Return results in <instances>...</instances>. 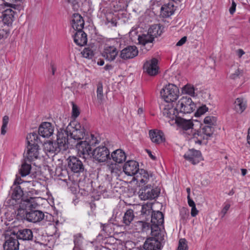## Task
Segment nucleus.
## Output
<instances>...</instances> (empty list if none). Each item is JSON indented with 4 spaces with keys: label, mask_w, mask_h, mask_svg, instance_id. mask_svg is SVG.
<instances>
[{
    "label": "nucleus",
    "mask_w": 250,
    "mask_h": 250,
    "mask_svg": "<svg viewBox=\"0 0 250 250\" xmlns=\"http://www.w3.org/2000/svg\"><path fill=\"white\" fill-rule=\"evenodd\" d=\"M32 200L25 202L21 206L22 208L15 212L17 219L19 220H26L34 223L40 222L44 218V213L39 210H33L35 208Z\"/></svg>",
    "instance_id": "f257e3e1"
},
{
    "label": "nucleus",
    "mask_w": 250,
    "mask_h": 250,
    "mask_svg": "<svg viewBox=\"0 0 250 250\" xmlns=\"http://www.w3.org/2000/svg\"><path fill=\"white\" fill-rule=\"evenodd\" d=\"M216 117L214 116H207L204 118V125L202 124L198 129V133L194 134L197 138L196 141L198 142L199 144L207 143L208 140L214 132V126L216 125Z\"/></svg>",
    "instance_id": "f03ea898"
},
{
    "label": "nucleus",
    "mask_w": 250,
    "mask_h": 250,
    "mask_svg": "<svg viewBox=\"0 0 250 250\" xmlns=\"http://www.w3.org/2000/svg\"><path fill=\"white\" fill-rule=\"evenodd\" d=\"M11 197L8 199L6 202V206L13 208L17 212L18 209L22 208V205L25 202H29L33 199L22 200L21 197L23 195V191L19 185L14 184L11 188L10 191Z\"/></svg>",
    "instance_id": "7ed1b4c3"
},
{
    "label": "nucleus",
    "mask_w": 250,
    "mask_h": 250,
    "mask_svg": "<svg viewBox=\"0 0 250 250\" xmlns=\"http://www.w3.org/2000/svg\"><path fill=\"white\" fill-rule=\"evenodd\" d=\"M56 142L49 141L43 145L44 149L49 152L57 153L61 151H65L68 148L66 137V134L65 131L60 129L57 135Z\"/></svg>",
    "instance_id": "20e7f679"
},
{
    "label": "nucleus",
    "mask_w": 250,
    "mask_h": 250,
    "mask_svg": "<svg viewBox=\"0 0 250 250\" xmlns=\"http://www.w3.org/2000/svg\"><path fill=\"white\" fill-rule=\"evenodd\" d=\"M177 125L183 130V133L187 135L188 139L192 140V141L198 144V142L196 141L197 138L194 135V134L198 133V130H193V122L191 120H186L184 118L179 117L174 122Z\"/></svg>",
    "instance_id": "39448f33"
},
{
    "label": "nucleus",
    "mask_w": 250,
    "mask_h": 250,
    "mask_svg": "<svg viewBox=\"0 0 250 250\" xmlns=\"http://www.w3.org/2000/svg\"><path fill=\"white\" fill-rule=\"evenodd\" d=\"M66 134L67 144L68 143V137L75 140H79L83 138L85 132L84 128L80 123L76 122L70 123L67 126L66 129H62Z\"/></svg>",
    "instance_id": "423d86ee"
},
{
    "label": "nucleus",
    "mask_w": 250,
    "mask_h": 250,
    "mask_svg": "<svg viewBox=\"0 0 250 250\" xmlns=\"http://www.w3.org/2000/svg\"><path fill=\"white\" fill-rule=\"evenodd\" d=\"M196 108V105L192 99L188 96L182 97L176 103L175 109L177 112L184 114L192 112Z\"/></svg>",
    "instance_id": "0eeeda50"
},
{
    "label": "nucleus",
    "mask_w": 250,
    "mask_h": 250,
    "mask_svg": "<svg viewBox=\"0 0 250 250\" xmlns=\"http://www.w3.org/2000/svg\"><path fill=\"white\" fill-rule=\"evenodd\" d=\"M178 87L173 84L166 85L160 91L162 98L167 103L173 102L179 97Z\"/></svg>",
    "instance_id": "6e6552de"
},
{
    "label": "nucleus",
    "mask_w": 250,
    "mask_h": 250,
    "mask_svg": "<svg viewBox=\"0 0 250 250\" xmlns=\"http://www.w3.org/2000/svg\"><path fill=\"white\" fill-rule=\"evenodd\" d=\"M92 156L96 161L104 162L110 158V152L106 146H100L93 150Z\"/></svg>",
    "instance_id": "1a4fd4ad"
},
{
    "label": "nucleus",
    "mask_w": 250,
    "mask_h": 250,
    "mask_svg": "<svg viewBox=\"0 0 250 250\" xmlns=\"http://www.w3.org/2000/svg\"><path fill=\"white\" fill-rule=\"evenodd\" d=\"M159 191L157 188H152L151 185L142 188L139 190V197L142 200L153 199L158 196Z\"/></svg>",
    "instance_id": "9d476101"
},
{
    "label": "nucleus",
    "mask_w": 250,
    "mask_h": 250,
    "mask_svg": "<svg viewBox=\"0 0 250 250\" xmlns=\"http://www.w3.org/2000/svg\"><path fill=\"white\" fill-rule=\"evenodd\" d=\"M68 168L74 173H81L84 170L82 162L76 157L69 156L67 159Z\"/></svg>",
    "instance_id": "9b49d317"
},
{
    "label": "nucleus",
    "mask_w": 250,
    "mask_h": 250,
    "mask_svg": "<svg viewBox=\"0 0 250 250\" xmlns=\"http://www.w3.org/2000/svg\"><path fill=\"white\" fill-rule=\"evenodd\" d=\"M78 153L81 157L87 158L92 154L91 145L87 141H81L76 145Z\"/></svg>",
    "instance_id": "f8f14e48"
},
{
    "label": "nucleus",
    "mask_w": 250,
    "mask_h": 250,
    "mask_svg": "<svg viewBox=\"0 0 250 250\" xmlns=\"http://www.w3.org/2000/svg\"><path fill=\"white\" fill-rule=\"evenodd\" d=\"M164 222V216L162 212L157 211H154L151 215V230L156 231L159 226L163 225Z\"/></svg>",
    "instance_id": "ddd939ff"
},
{
    "label": "nucleus",
    "mask_w": 250,
    "mask_h": 250,
    "mask_svg": "<svg viewBox=\"0 0 250 250\" xmlns=\"http://www.w3.org/2000/svg\"><path fill=\"white\" fill-rule=\"evenodd\" d=\"M139 170V164L134 160L127 161L123 167L124 172L128 176L136 175Z\"/></svg>",
    "instance_id": "4468645a"
},
{
    "label": "nucleus",
    "mask_w": 250,
    "mask_h": 250,
    "mask_svg": "<svg viewBox=\"0 0 250 250\" xmlns=\"http://www.w3.org/2000/svg\"><path fill=\"white\" fill-rule=\"evenodd\" d=\"M184 157L186 160L191 162L193 165H196L202 160L201 152L194 149H189L184 154Z\"/></svg>",
    "instance_id": "2eb2a0df"
},
{
    "label": "nucleus",
    "mask_w": 250,
    "mask_h": 250,
    "mask_svg": "<svg viewBox=\"0 0 250 250\" xmlns=\"http://www.w3.org/2000/svg\"><path fill=\"white\" fill-rule=\"evenodd\" d=\"M158 60L152 58L147 61L144 64V69L149 75L154 76L158 73Z\"/></svg>",
    "instance_id": "dca6fc26"
},
{
    "label": "nucleus",
    "mask_w": 250,
    "mask_h": 250,
    "mask_svg": "<svg viewBox=\"0 0 250 250\" xmlns=\"http://www.w3.org/2000/svg\"><path fill=\"white\" fill-rule=\"evenodd\" d=\"M54 126L49 122L42 123L39 127L38 134L43 138H48L54 132Z\"/></svg>",
    "instance_id": "f3484780"
},
{
    "label": "nucleus",
    "mask_w": 250,
    "mask_h": 250,
    "mask_svg": "<svg viewBox=\"0 0 250 250\" xmlns=\"http://www.w3.org/2000/svg\"><path fill=\"white\" fill-rule=\"evenodd\" d=\"M138 54V50L135 46H128L121 51L120 57L123 60H127L135 57Z\"/></svg>",
    "instance_id": "a211bd4d"
},
{
    "label": "nucleus",
    "mask_w": 250,
    "mask_h": 250,
    "mask_svg": "<svg viewBox=\"0 0 250 250\" xmlns=\"http://www.w3.org/2000/svg\"><path fill=\"white\" fill-rule=\"evenodd\" d=\"M15 234L6 236V241L3 245L4 250H17L19 249V243Z\"/></svg>",
    "instance_id": "6ab92c4d"
},
{
    "label": "nucleus",
    "mask_w": 250,
    "mask_h": 250,
    "mask_svg": "<svg viewBox=\"0 0 250 250\" xmlns=\"http://www.w3.org/2000/svg\"><path fill=\"white\" fill-rule=\"evenodd\" d=\"M118 51L114 46H106L102 53V56L106 60L111 62L117 57Z\"/></svg>",
    "instance_id": "aec40b11"
},
{
    "label": "nucleus",
    "mask_w": 250,
    "mask_h": 250,
    "mask_svg": "<svg viewBox=\"0 0 250 250\" xmlns=\"http://www.w3.org/2000/svg\"><path fill=\"white\" fill-rule=\"evenodd\" d=\"M71 23L75 30H83L84 25V21L82 16L78 13H74L71 17Z\"/></svg>",
    "instance_id": "412c9836"
},
{
    "label": "nucleus",
    "mask_w": 250,
    "mask_h": 250,
    "mask_svg": "<svg viewBox=\"0 0 250 250\" xmlns=\"http://www.w3.org/2000/svg\"><path fill=\"white\" fill-rule=\"evenodd\" d=\"M179 113V112H177L175 107L171 108H165L163 111V115L166 117V120L170 125L175 124V120L179 118V117L177 116Z\"/></svg>",
    "instance_id": "4be33fe9"
},
{
    "label": "nucleus",
    "mask_w": 250,
    "mask_h": 250,
    "mask_svg": "<svg viewBox=\"0 0 250 250\" xmlns=\"http://www.w3.org/2000/svg\"><path fill=\"white\" fill-rule=\"evenodd\" d=\"M27 153L25 158L29 162L37 159L39 155V146L37 145L27 146Z\"/></svg>",
    "instance_id": "5701e85b"
},
{
    "label": "nucleus",
    "mask_w": 250,
    "mask_h": 250,
    "mask_svg": "<svg viewBox=\"0 0 250 250\" xmlns=\"http://www.w3.org/2000/svg\"><path fill=\"white\" fill-rule=\"evenodd\" d=\"M0 18L4 24L9 25L14 21V11L10 8L6 9L1 12Z\"/></svg>",
    "instance_id": "b1692460"
},
{
    "label": "nucleus",
    "mask_w": 250,
    "mask_h": 250,
    "mask_svg": "<svg viewBox=\"0 0 250 250\" xmlns=\"http://www.w3.org/2000/svg\"><path fill=\"white\" fill-rule=\"evenodd\" d=\"M76 32L74 35V42L79 46H83L87 43V39L86 34L83 30H76Z\"/></svg>",
    "instance_id": "393cba45"
},
{
    "label": "nucleus",
    "mask_w": 250,
    "mask_h": 250,
    "mask_svg": "<svg viewBox=\"0 0 250 250\" xmlns=\"http://www.w3.org/2000/svg\"><path fill=\"white\" fill-rule=\"evenodd\" d=\"M143 247L147 250H160L161 243L155 238H148L146 241Z\"/></svg>",
    "instance_id": "a878e982"
},
{
    "label": "nucleus",
    "mask_w": 250,
    "mask_h": 250,
    "mask_svg": "<svg viewBox=\"0 0 250 250\" xmlns=\"http://www.w3.org/2000/svg\"><path fill=\"white\" fill-rule=\"evenodd\" d=\"M134 178L139 184L145 185L149 180V175L146 171L141 169L136 174Z\"/></svg>",
    "instance_id": "bb28decb"
},
{
    "label": "nucleus",
    "mask_w": 250,
    "mask_h": 250,
    "mask_svg": "<svg viewBox=\"0 0 250 250\" xmlns=\"http://www.w3.org/2000/svg\"><path fill=\"white\" fill-rule=\"evenodd\" d=\"M17 238L22 240H31L33 239V232L30 229H20L17 232Z\"/></svg>",
    "instance_id": "cd10ccee"
},
{
    "label": "nucleus",
    "mask_w": 250,
    "mask_h": 250,
    "mask_svg": "<svg viewBox=\"0 0 250 250\" xmlns=\"http://www.w3.org/2000/svg\"><path fill=\"white\" fill-rule=\"evenodd\" d=\"M111 157L112 160L117 163H122L125 161L126 156L124 151L121 149H118L111 153Z\"/></svg>",
    "instance_id": "c85d7f7f"
},
{
    "label": "nucleus",
    "mask_w": 250,
    "mask_h": 250,
    "mask_svg": "<svg viewBox=\"0 0 250 250\" xmlns=\"http://www.w3.org/2000/svg\"><path fill=\"white\" fill-rule=\"evenodd\" d=\"M149 136L152 142L160 144L165 140L163 133L160 131L150 130Z\"/></svg>",
    "instance_id": "c756f323"
},
{
    "label": "nucleus",
    "mask_w": 250,
    "mask_h": 250,
    "mask_svg": "<svg viewBox=\"0 0 250 250\" xmlns=\"http://www.w3.org/2000/svg\"><path fill=\"white\" fill-rule=\"evenodd\" d=\"M246 108V102L244 99L238 98L234 102V109L238 113H242Z\"/></svg>",
    "instance_id": "7c9ffc66"
},
{
    "label": "nucleus",
    "mask_w": 250,
    "mask_h": 250,
    "mask_svg": "<svg viewBox=\"0 0 250 250\" xmlns=\"http://www.w3.org/2000/svg\"><path fill=\"white\" fill-rule=\"evenodd\" d=\"M163 28L160 24H154L151 26L148 32L154 39L161 35Z\"/></svg>",
    "instance_id": "2f4dec72"
},
{
    "label": "nucleus",
    "mask_w": 250,
    "mask_h": 250,
    "mask_svg": "<svg viewBox=\"0 0 250 250\" xmlns=\"http://www.w3.org/2000/svg\"><path fill=\"white\" fill-rule=\"evenodd\" d=\"M27 161L28 160L25 158L24 159L22 163L21 167L19 169V173L22 177H25L28 175L30 172L31 166L30 164L27 163Z\"/></svg>",
    "instance_id": "473e14b6"
},
{
    "label": "nucleus",
    "mask_w": 250,
    "mask_h": 250,
    "mask_svg": "<svg viewBox=\"0 0 250 250\" xmlns=\"http://www.w3.org/2000/svg\"><path fill=\"white\" fill-rule=\"evenodd\" d=\"M55 175L59 177L60 180L66 181L68 177V171L66 169L63 168L62 167H57L55 171Z\"/></svg>",
    "instance_id": "72a5a7b5"
},
{
    "label": "nucleus",
    "mask_w": 250,
    "mask_h": 250,
    "mask_svg": "<svg viewBox=\"0 0 250 250\" xmlns=\"http://www.w3.org/2000/svg\"><path fill=\"white\" fill-rule=\"evenodd\" d=\"M134 218V211L129 209L126 211L123 218V222L126 226H129Z\"/></svg>",
    "instance_id": "f704fd0d"
},
{
    "label": "nucleus",
    "mask_w": 250,
    "mask_h": 250,
    "mask_svg": "<svg viewBox=\"0 0 250 250\" xmlns=\"http://www.w3.org/2000/svg\"><path fill=\"white\" fill-rule=\"evenodd\" d=\"M138 41L140 44L145 46L148 43H151L154 41V38L147 32V34H143L139 36Z\"/></svg>",
    "instance_id": "c9c22d12"
},
{
    "label": "nucleus",
    "mask_w": 250,
    "mask_h": 250,
    "mask_svg": "<svg viewBox=\"0 0 250 250\" xmlns=\"http://www.w3.org/2000/svg\"><path fill=\"white\" fill-rule=\"evenodd\" d=\"M106 170L110 172L112 176L117 177L119 175L120 169L116 164L111 163L107 165Z\"/></svg>",
    "instance_id": "e433bc0d"
},
{
    "label": "nucleus",
    "mask_w": 250,
    "mask_h": 250,
    "mask_svg": "<svg viewBox=\"0 0 250 250\" xmlns=\"http://www.w3.org/2000/svg\"><path fill=\"white\" fill-rule=\"evenodd\" d=\"M39 139L38 135L35 132L30 133L26 137L28 146L37 145Z\"/></svg>",
    "instance_id": "4c0bfd02"
},
{
    "label": "nucleus",
    "mask_w": 250,
    "mask_h": 250,
    "mask_svg": "<svg viewBox=\"0 0 250 250\" xmlns=\"http://www.w3.org/2000/svg\"><path fill=\"white\" fill-rule=\"evenodd\" d=\"M136 229L139 231H146L151 229V225L148 223L143 221H137L135 223Z\"/></svg>",
    "instance_id": "58836bf2"
},
{
    "label": "nucleus",
    "mask_w": 250,
    "mask_h": 250,
    "mask_svg": "<svg viewBox=\"0 0 250 250\" xmlns=\"http://www.w3.org/2000/svg\"><path fill=\"white\" fill-rule=\"evenodd\" d=\"M182 92L183 94H188L191 96H195V88L191 84H187L182 87Z\"/></svg>",
    "instance_id": "ea45409f"
},
{
    "label": "nucleus",
    "mask_w": 250,
    "mask_h": 250,
    "mask_svg": "<svg viewBox=\"0 0 250 250\" xmlns=\"http://www.w3.org/2000/svg\"><path fill=\"white\" fill-rule=\"evenodd\" d=\"M97 97L99 102L102 103L104 99L103 87L101 83H99L97 84Z\"/></svg>",
    "instance_id": "a19ab883"
},
{
    "label": "nucleus",
    "mask_w": 250,
    "mask_h": 250,
    "mask_svg": "<svg viewBox=\"0 0 250 250\" xmlns=\"http://www.w3.org/2000/svg\"><path fill=\"white\" fill-rule=\"evenodd\" d=\"M161 13L164 17H168L173 14V11L171 10L168 6H163L161 8Z\"/></svg>",
    "instance_id": "79ce46f5"
},
{
    "label": "nucleus",
    "mask_w": 250,
    "mask_h": 250,
    "mask_svg": "<svg viewBox=\"0 0 250 250\" xmlns=\"http://www.w3.org/2000/svg\"><path fill=\"white\" fill-rule=\"evenodd\" d=\"M83 240V237L81 234H77L74 236V243L75 244L74 248H79Z\"/></svg>",
    "instance_id": "37998d69"
},
{
    "label": "nucleus",
    "mask_w": 250,
    "mask_h": 250,
    "mask_svg": "<svg viewBox=\"0 0 250 250\" xmlns=\"http://www.w3.org/2000/svg\"><path fill=\"white\" fill-rule=\"evenodd\" d=\"M83 57L91 59L94 55L93 51L89 48H84L82 52Z\"/></svg>",
    "instance_id": "c03bdc74"
},
{
    "label": "nucleus",
    "mask_w": 250,
    "mask_h": 250,
    "mask_svg": "<svg viewBox=\"0 0 250 250\" xmlns=\"http://www.w3.org/2000/svg\"><path fill=\"white\" fill-rule=\"evenodd\" d=\"M187 249L186 240L185 239H180L177 250H187Z\"/></svg>",
    "instance_id": "a18cd8bd"
},
{
    "label": "nucleus",
    "mask_w": 250,
    "mask_h": 250,
    "mask_svg": "<svg viewBox=\"0 0 250 250\" xmlns=\"http://www.w3.org/2000/svg\"><path fill=\"white\" fill-rule=\"evenodd\" d=\"M208 110V108L205 105L200 107L195 113L196 116H200L204 114Z\"/></svg>",
    "instance_id": "49530a36"
},
{
    "label": "nucleus",
    "mask_w": 250,
    "mask_h": 250,
    "mask_svg": "<svg viewBox=\"0 0 250 250\" xmlns=\"http://www.w3.org/2000/svg\"><path fill=\"white\" fill-rule=\"evenodd\" d=\"M230 206V205L229 204H225L224 207L223 208L222 210L220 213V215H221V218H223L225 216L228 210L229 209Z\"/></svg>",
    "instance_id": "de8ad7c7"
},
{
    "label": "nucleus",
    "mask_w": 250,
    "mask_h": 250,
    "mask_svg": "<svg viewBox=\"0 0 250 250\" xmlns=\"http://www.w3.org/2000/svg\"><path fill=\"white\" fill-rule=\"evenodd\" d=\"M80 114V112L78 106L73 104L72 106V116L74 117H77Z\"/></svg>",
    "instance_id": "09e8293b"
},
{
    "label": "nucleus",
    "mask_w": 250,
    "mask_h": 250,
    "mask_svg": "<svg viewBox=\"0 0 250 250\" xmlns=\"http://www.w3.org/2000/svg\"><path fill=\"white\" fill-rule=\"evenodd\" d=\"M193 33L195 34L198 37L201 36L203 34V30L201 27H197L193 28Z\"/></svg>",
    "instance_id": "8fccbe9b"
},
{
    "label": "nucleus",
    "mask_w": 250,
    "mask_h": 250,
    "mask_svg": "<svg viewBox=\"0 0 250 250\" xmlns=\"http://www.w3.org/2000/svg\"><path fill=\"white\" fill-rule=\"evenodd\" d=\"M97 141L98 140H97L96 138L94 136V135L93 134H91L90 139L87 142L91 146L96 144L97 143Z\"/></svg>",
    "instance_id": "3c124183"
},
{
    "label": "nucleus",
    "mask_w": 250,
    "mask_h": 250,
    "mask_svg": "<svg viewBox=\"0 0 250 250\" xmlns=\"http://www.w3.org/2000/svg\"><path fill=\"white\" fill-rule=\"evenodd\" d=\"M240 74V71L238 69L235 71L234 73L231 74L229 77L230 79L234 80L239 77Z\"/></svg>",
    "instance_id": "603ef678"
},
{
    "label": "nucleus",
    "mask_w": 250,
    "mask_h": 250,
    "mask_svg": "<svg viewBox=\"0 0 250 250\" xmlns=\"http://www.w3.org/2000/svg\"><path fill=\"white\" fill-rule=\"evenodd\" d=\"M187 37L184 36L183 38H182L176 43V46H180L183 45L187 41Z\"/></svg>",
    "instance_id": "864d4df0"
},
{
    "label": "nucleus",
    "mask_w": 250,
    "mask_h": 250,
    "mask_svg": "<svg viewBox=\"0 0 250 250\" xmlns=\"http://www.w3.org/2000/svg\"><path fill=\"white\" fill-rule=\"evenodd\" d=\"M236 3L234 1V0H232L231 6L229 9V13L230 14H233L234 13L236 9Z\"/></svg>",
    "instance_id": "5fc2aeb1"
},
{
    "label": "nucleus",
    "mask_w": 250,
    "mask_h": 250,
    "mask_svg": "<svg viewBox=\"0 0 250 250\" xmlns=\"http://www.w3.org/2000/svg\"><path fill=\"white\" fill-rule=\"evenodd\" d=\"M198 213V210L197 209L196 206L191 207V215L195 217Z\"/></svg>",
    "instance_id": "6e6d98bb"
},
{
    "label": "nucleus",
    "mask_w": 250,
    "mask_h": 250,
    "mask_svg": "<svg viewBox=\"0 0 250 250\" xmlns=\"http://www.w3.org/2000/svg\"><path fill=\"white\" fill-rule=\"evenodd\" d=\"M187 198L188 205L191 207L195 206V204L194 202L190 198V196L189 195H188Z\"/></svg>",
    "instance_id": "4d7b16f0"
},
{
    "label": "nucleus",
    "mask_w": 250,
    "mask_h": 250,
    "mask_svg": "<svg viewBox=\"0 0 250 250\" xmlns=\"http://www.w3.org/2000/svg\"><path fill=\"white\" fill-rule=\"evenodd\" d=\"M9 122V117L7 116H4L2 119V125H7Z\"/></svg>",
    "instance_id": "13d9d810"
},
{
    "label": "nucleus",
    "mask_w": 250,
    "mask_h": 250,
    "mask_svg": "<svg viewBox=\"0 0 250 250\" xmlns=\"http://www.w3.org/2000/svg\"><path fill=\"white\" fill-rule=\"evenodd\" d=\"M21 183H22V182H21V177L17 175L16 178L14 181V184L19 185L20 184H21Z\"/></svg>",
    "instance_id": "bf43d9fd"
},
{
    "label": "nucleus",
    "mask_w": 250,
    "mask_h": 250,
    "mask_svg": "<svg viewBox=\"0 0 250 250\" xmlns=\"http://www.w3.org/2000/svg\"><path fill=\"white\" fill-rule=\"evenodd\" d=\"M7 126L6 125H2L1 128V134L2 135H4L5 134L6 132V128Z\"/></svg>",
    "instance_id": "052dcab7"
},
{
    "label": "nucleus",
    "mask_w": 250,
    "mask_h": 250,
    "mask_svg": "<svg viewBox=\"0 0 250 250\" xmlns=\"http://www.w3.org/2000/svg\"><path fill=\"white\" fill-rule=\"evenodd\" d=\"M244 54L245 52L241 49H239L237 51V54L239 58H241Z\"/></svg>",
    "instance_id": "680f3d73"
},
{
    "label": "nucleus",
    "mask_w": 250,
    "mask_h": 250,
    "mask_svg": "<svg viewBox=\"0 0 250 250\" xmlns=\"http://www.w3.org/2000/svg\"><path fill=\"white\" fill-rule=\"evenodd\" d=\"M146 152H147L149 156L153 160H155L156 159V158L155 156L152 155L151 152L150 150L146 149Z\"/></svg>",
    "instance_id": "e2e57ef3"
},
{
    "label": "nucleus",
    "mask_w": 250,
    "mask_h": 250,
    "mask_svg": "<svg viewBox=\"0 0 250 250\" xmlns=\"http://www.w3.org/2000/svg\"><path fill=\"white\" fill-rule=\"evenodd\" d=\"M6 34V33L3 29H0V40L2 39Z\"/></svg>",
    "instance_id": "0e129e2a"
},
{
    "label": "nucleus",
    "mask_w": 250,
    "mask_h": 250,
    "mask_svg": "<svg viewBox=\"0 0 250 250\" xmlns=\"http://www.w3.org/2000/svg\"><path fill=\"white\" fill-rule=\"evenodd\" d=\"M247 142L250 145V128H249L247 135Z\"/></svg>",
    "instance_id": "69168bd1"
},
{
    "label": "nucleus",
    "mask_w": 250,
    "mask_h": 250,
    "mask_svg": "<svg viewBox=\"0 0 250 250\" xmlns=\"http://www.w3.org/2000/svg\"><path fill=\"white\" fill-rule=\"evenodd\" d=\"M110 22L111 23V24L113 26H117V22L116 20L112 19Z\"/></svg>",
    "instance_id": "338daca9"
},
{
    "label": "nucleus",
    "mask_w": 250,
    "mask_h": 250,
    "mask_svg": "<svg viewBox=\"0 0 250 250\" xmlns=\"http://www.w3.org/2000/svg\"><path fill=\"white\" fill-rule=\"evenodd\" d=\"M112 67L111 65L106 64L104 68L106 70H108L111 69Z\"/></svg>",
    "instance_id": "774afa93"
}]
</instances>
